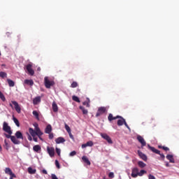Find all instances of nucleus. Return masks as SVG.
I'll list each match as a JSON object with an SVG mask.
<instances>
[{"label":"nucleus","instance_id":"f257e3e1","mask_svg":"<svg viewBox=\"0 0 179 179\" xmlns=\"http://www.w3.org/2000/svg\"><path fill=\"white\" fill-rule=\"evenodd\" d=\"M34 127H35L34 129L33 128L29 129V132L31 136H38L41 141H43V138H41V136L43 135V131L40 129V127H38V124H34Z\"/></svg>","mask_w":179,"mask_h":179},{"label":"nucleus","instance_id":"f03ea898","mask_svg":"<svg viewBox=\"0 0 179 179\" xmlns=\"http://www.w3.org/2000/svg\"><path fill=\"white\" fill-rule=\"evenodd\" d=\"M148 148L151 152L153 153H155L156 155H159L160 157L164 160V159L166 158V156L164 155V154L160 153V150L155 149V147L150 146V145H148Z\"/></svg>","mask_w":179,"mask_h":179},{"label":"nucleus","instance_id":"7ed1b4c3","mask_svg":"<svg viewBox=\"0 0 179 179\" xmlns=\"http://www.w3.org/2000/svg\"><path fill=\"white\" fill-rule=\"evenodd\" d=\"M44 82L46 89H51V86H54V85L55 84L54 81H50L48 77H45Z\"/></svg>","mask_w":179,"mask_h":179},{"label":"nucleus","instance_id":"20e7f679","mask_svg":"<svg viewBox=\"0 0 179 179\" xmlns=\"http://www.w3.org/2000/svg\"><path fill=\"white\" fill-rule=\"evenodd\" d=\"M101 138H103V139H105V141H106L108 143H109L110 145H113V140L111 139V137H110V136H108L107 134L101 133Z\"/></svg>","mask_w":179,"mask_h":179},{"label":"nucleus","instance_id":"39448f33","mask_svg":"<svg viewBox=\"0 0 179 179\" xmlns=\"http://www.w3.org/2000/svg\"><path fill=\"white\" fill-rule=\"evenodd\" d=\"M11 103L13 104L15 111H17L18 114H20V113H22V108H20L19 103L16 101H12Z\"/></svg>","mask_w":179,"mask_h":179},{"label":"nucleus","instance_id":"423d86ee","mask_svg":"<svg viewBox=\"0 0 179 179\" xmlns=\"http://www.w3.org/2000/svg\"><path fill=\"white\" fill-rule=\"evenodd\" d=\"M3 130L5 132H7V134H8L9 135H12V130H10V127H9V125H8V123H6V122L3 123Z\"/></svg>","mask_w":179,"mask_h":179},{"label":"nucleus","instance_id":"0eeeda50","mask_svg":"<svg viewBox=\"0 0 179 179\" xmlns=\"http://www.w3.org/2000/svg\"><path fill=\"white\" fill-rule=\"evenodd\" d=\"M32 67L33 65H31V64H29L26 66V69L29 75H30L31 76H33L34 75V70H33Z\"/></svg>","mask_w":179,"mask_h":179},{"label":"nucleus","instance_id":"6e6552de","mask_svg":"<svg viewBox=\"0 0 179 179\" xmlns=\"http://www.w3.org/2000/svg\"><path fill=\"white\" fill-rule=\"evenodd\" d=\"M47 152L50 157H54L55 155V150L52 147H47Z\"/></svg>","mask_w":179,"mask_h":179},{"label":"nucleus","instance_id":"1a4fd4ad","mask_svg":"<svg viewBox=\"0 0 179 179\" xmlns=\"http://www.w3.org/2000/svg\"><path fill=\"white\" fill-rule=\"evenodd\" d=\"M137 141L141 144V148H143L146 145V141L142 136H137Z\"/></svg>","mask_w":179,"mask_h":179},{"label":"nucleus","instance_id":"9d476101","mask_svg":"<svg viewBox=\"0 0 179 179\" xmlns=\"http://www.w3.org/2000/svg\"><path fill=\"white\" fill-rule=\"evenodd\" d=\"M106 113V107H100L99 108L96 117H100V115H102V114H104Z\"/></svg>","mask_w":179,"mask_h":179},{"label":"nucleus","instance_id":"9b49d317","mask_svg":"<svg viewBox=\"0 0 179 179\" xmlns=\"http://www.w3.org/2000/svg\"><path fill=\"white\" fill-rule=\"evenodd\" d=\"M139 173V169L138 168H134L131 171V177L133 178H136L138 177Z\"/></svg>","mask_w":179,"mask_h":179},{"label":"nucleus","instance_id":"f8f14e48","mask_svg":"<svg viewBox=\"0 0 179 179\" xmlns=\"http://www.w3.org/2000/svg\"><path fill=\"white\" fill-rule=\"evenodd\" d=\"M5 173H6V174H8V176H10V177H16V175L15 173H13V172L12 171V169H10V168H6Z\"/></svg>","mask_w":179,"mask_h":179},{"label":"nucleus","instance_id":"ddd939ff","mask_svg":"<svg viewBox=\"0 0 179 179\" xmlns=\"http://www.w3.org/2000/svg\"><path fill=\"white\" fill-rule=\"evenodd\" d=\"M138 155L139 157L142 159V160H143L144 162H147L148 157L146 156V155L143 154V152H142L141 150H138Z\"/></svg>","mask_w":179,"mask_h":179},{"label":"nucleus","instance_id":"4468645a","mask_svg":"<svg viewBox=\"0 0 179 179\" xmlns=\"http://www.w3.org/2000/svg\"><path fill=\"white\" fill-rule=\"evenodd\" d=\"M117 118H121V116L117 115V116L114 117V116H113V114L110 113L108 117V121H113L114 120H117Z\"/></svg>","mask_w":179,"mask_h":179},{"label":"nucleus","instance_id":"2eb2a0df","mask_svg":"<svg viewBox=\"0 0 179 179\" xmlns=\"http://www.w3.org/2000/svg\"><path fill=\"white\" fill-rule=\"evenodd\" d=\"M120 120H117V125L118 127H122L124 122H125V119L121 116V117H118Z\"/></svg>","mask_w":179,"mask_h":179},{"label":"nucleus","instance_id":"dca6fc26","mask_svg":"<svg viewBox=\"0 0 179 179\" xmlns=\"http://www.w3.org/2000/svg\"><path fill=\"white\" fill-rule=\"evenodd\" d=\"M52 108L54 113H58V105L55 101H53L52 103Z\"/></svg>","mask_w":179,"mask_h":179},{"label":"nucleus","instance_id":"f3484780","mask_svg":"<svg viewBox=\"0 0 179 179\" xmlns=\"http://www.w3.org/2000/svg\"><path fill=\"white\" fill-rule=\"evenodd\" d=\"M52 131V127H51V124H48L46 128L45 129V134H51Z\"/></svg>","mask_w":179,"mask_h":179},{"label":"nucleus","instance_id":"a211bd4d","mask_svg":"<svg viewBox=\"0 0 179 179\" xmlns=\"http://www.w3.org/2000/svg\"><path fill=\"white\" fill-rule=\"evenodd\" d=\"M10 140L13 142V143H14V145H19L20 143V141L17 140V138H16L15 136H11Z\"/></svg>","mask_w":179,"mask_h":179},{"label":"nucleus","instance_id":"6ab92c4d","mask_svg":"<svg viewBox=\"0 0 179 179\" xmlns=\"http://www.w3.org/2000/svg\"><path fill=\"white\" fill-rule=\"evenodd\" d=\"M82 160H83V162H84V163H86V164H87V166H90V164H92L90 163V161L89 160V158H87V157H86V156H83Z\"/></svg>","mask_w":179,"mask_h":179},{"label":"nucleus","instance_id":"aec40b11","mask_svg":"<svg viewBox=\"0 0 179 179\" xmlns=\"http://www.w3.org/2000/svg\"><path fill=\"white\" fill-rule=\"evenodd\" d=\"M41 101V97L40 96H36L35 99H34L33 100V104H34V106L38 104V103H40Z\"/></svg>","mask_w":179,"mask_h":179},{"label":"nucleus","instance_id":"412c9836","mask_svg":"<svg viewBox=\"0 0 179 179\" xmlns=\"http://www.w3.org/2000/svg\"><path fill=\"white\" fill-rule=\"evenodd\" d=\"M15 136H16L17 139H23V134H22V132H20V131H16Z\"/></svg>","mask_w":179,"mask_h":179},{"label":"nucleus","instance_id":"4be33fe9","mask_svg":"<svg viewBox=\"0 0 179 179\" xmlns=\"http://www.w3.org/2000/svg\"><path fill=\"white\" fill-rule=\"evenodd\" d=\"M34 152H36V153H38L40 150H41V146L40 145H36L33 147Z\"/></svg>","mask_w":179,"mask_h":179},{"label":"nucleus","instance_id":"5701e85b","mask_svg":"<svg viewBox=\"0 0 179 179\" xmlns=\"http://www.w3.org/2000/svg\"><path fill=\"white\" fill-rule=\"evenodd\" d=\"M55 142L57 144L64 143V142H65V138H64V137H59L55 140Z\"/></svg>","mask_w":179,"mask_h":179},{"label":"nucleus","instance_id":"b1692460","mask_svg":"<svg viewBox=\"0 0 179 179\" xmlns=\"http://www.w3.org/2000/svg\"><path fill=\"white\" fill-rule=\"evenodd\" d=\"M24 83H25V85H29V86H33L34 85L33 80H24Z\"/></svg>","mask_w":179,"mask_h":179},{"label":"nucleus","instance_id":"393cba45","mask_svg":"<svg viewBox=\"0 0 179 179\" xmlns=\"http://www.w3.org/2000/svg\"><path fill=\"white\" fill-rule=\"evenodd\" d=\"M167 160H169L170 163H175L174 157L171 155H166Z\"/></svg>","mask_w":179,"mask_h":179},{"label":"nucleus","instance_id":"a878e982","mask_svg":"<svg viewBox=\"0 0 179 179\" xmlns=\"http://www.w3.org/2000/svg\"><path fill=\"white\" fill-rule=\"evenodd\" d=\"M83 104L89 108V107H90V99L87 98V101H85Z\"/></svg>","mask_w":179,"mask_h":179},{"label":"nucleus","instance_id":"bb28decb","mask_svg":"<svg viewBox=\"0 0 179 179\" xmlns=\"http://www.w3.org/2000/svg\"><path fill=\"white\" fill-rule=\"evenodd\" d=\"M80 110H82L83 114H84L85 115H87V113H89V111L85 108V107L80 106H79Z\"/></svg>","mask_w":179,"mask_h":179},{"label":"nucleus","instance_id":"cd10ccee","mask_svg":"<svg viewBox=\"0 0 179 179\" xmlns=\"http://www.w3.org/2000/svg\"><path fill=\"white\" fill-rule=\"evenodd\" d=\"M7 82H8V85L10 86V87H13V86H15V82H13V80L8 78Z\"/></svg>","mask_w":179,"mask_h":179},{"label":"nucleus","instance_id":"c85d7f7f","mask_svg":"<svg viewBox=\"0 0 179 179\" xmlns=\"http://www.w3.org/2000/svg\"><path fill=\"white\" fill-rule=\"evenodd\" d=\"M32 114L33 115H34V117L36 118V120H40V117H39V115H38V112H37L36 110H34L32 112Z\"/></svg>","mask_w":179,"mask_h":179},{"label":"nucleus","instance_id":"c756f323","mask_svg":"<svg viewBox=\"0 0 179 179\" xmlns=\"http://www.w3.org/2000/svg\"><path fill=\"white\" fill-rule=\"evenodd\" d=\"M138 166H140L141 169H143L144 167H146V164L142 161H140L138 162Z\"/></svg>","mask_w":179,"mask_h":179},{"label":"nucleus","instance_id":"7c9ffc66","mask_svg":"<svg viewBox=\"0 0 179 179\" xmlns=\"http://www.w3.org/2000/svg\"><path fill=\"white\" fill-rule=\"evenodd\" d=\"M36 169H33V168H31V167H29L28 168V173L29 174H36Z\"/></svg>","mask_w":179,"mask_h":179},{"label":"nucleus","instance_id":"2f4dec72","mask_svg":"<svg viewBox=\"0 0 179 179\" xmlns=\"http://www.w3.org/2000/svg\"><path fill=\"white\" fill-rule=\"evenodd\" d=\"M8 74L3 71L0 72V78H2V79H5V78H7Z\"/></svg>","mask_w":179,"mask_h":179},{"label":"nucleus","instance_id":"473e14b6","mask_svg":"<svg viewBox=\"0 0 179 179\" xmlns=\"http://www.w3.org/2000/svg\"><path fill=\"white\" fill-rule=\"evenodd\" d=\"M72 100H73V101H76V103H80V99H79V97L75 95L72 96Z\"/></svg>","mask_w":179,"mask_h":179},{"label":"nucleus","instance_id":"72a5a7b5","mask_svg":"<svg viewBox=\"0 0 179 179\" xmlns=\"http://www.w3.org/2000/svg\"><path fill=\"white\" fill-rule=\"evenodd\" d=\"M13 120L15 125H17V127H20V123L19 122V120H17V118L13 117Z\"/></svg>","mask_w":179,"mask_h":179},{"label":"nucleus","instance_id":"f704fd0d","mask_svg":"<svg viewBox=\"0 0 179 179\" xmlns=\"http://www.w3.org/2000/svg\"><path fill=\"white\" fill-rule=\"evenodd\" d=\"M0 99L2 100V101H6V98H5V95H3V94L1 91H0Z\"/></svg>","mask_w":179,"mask_h":179},{"label":"nucleus","instance_id":"c9c22d12","mask_svg":"<svg viewBox=\"0 0 179 179\" xmlns=\"http://www.w3.org/2000/svg\"><path fill=\"white\" fill-rule=\"evenodd\" d=\"M71 87H73V88L78 87V83L76 81H73L71 83Z\"/></svg>","mask_w":179,"mask_h":179},{"label":"nucleus","instance_id":"e433bc0d","mask_svg":"<svg viewBox=\"0 0 179 179\" xmlns=\"http://www.w3.org/2000/svg\"><path fill=\"white\" fill-rule=\"evenodd\" d=\"M143 174H146V171L141 170L140 172H138L139 177H142V176H143Z\"/></svg>","mask_w":179,"mask_h":179},{"label":"nucleus","instance_id":"4c0bfd02","mask_svg":"<svg viewBox=\"0 0 179 179\" xmlns=\"http://www.w3.org/2000/svg\"><path fill=\"white\" fill-rule=\"evenodd\" d=\"M65 129L66 130V131L69 133V132H71V127H69V126L66 124H65Z\"/></svg>","mask_w":179,"mask_h":179},{"label":"nucleus","instance_id":"58836bf2","mask_svg":"<svg viewBox=\"0 0 179 179\" xmlns=\"http://www.w3.org/2000/svg\"><path fill=\"white\" fill-rule=\"evenodd\" d=\"M86 145H87V146L92 147V146H93V141H87L86 143Z\"/></svg>","mask_w":179,"mask_h":179},{"label":"nucleus","instance_id":"ea45409f","mask_svg":"<svg viewBox=\"0 0 179 179\" xmlns=\"http://www.w3.org/2000/svg\"><path fill=\"white\" fill-rule=\"evenodd\" d=\"M55 166H56L57 169H61V166L59 165V162L57 159L55 160Z\"/></svg>","mask_w":179,"mask_h":179},{"label":"nucleus","instance_id":"a19ab883","mask_svg":"<svg viewBox=\"0 0 179 179\" xmlns=\"http://www.w3.org/2000/svg\"><path fill=\"white\" fill-rule=\"evenodd\" d=\"M56 153L58 155V156H61V149L56 148Z\"/></svg>","mask_w":179,"mask_h":179},{"label":"nucleus","instance_id":"79ce46f5","mask_svg":"<svg viewBox=\"0 0 179 179\" xmlns=\"http://www.w3.org/2000/svg\"><path fill=\"white\" fill-rule=\"evenodd\" d=\"M124 125H125V127L127 128V129H131V128H129V126L128 125V124L127 123V121L124 120V122H123Z\"/></svg>","mask_w":179,"mask_h":179},{"label":"nucleus","instance_id":"37998d69","mask_svg":"<svg viewBox=\"0 0 179 179\" xmlns=\"http://www.w3.org/2000/svg\"><path fill=\"white\" fill-rule=\"evenodd\" d=\"M4 135H5V136H6V138H7L8 139H9V138H12V136H10L11 134H4Z\"/></svg>","mask_w":179,"mask_h":179},{"label":"nucleus","instance_id":"c03bdc74","mask_svg":"<svg viewBox=\"0 0 179 179\" xmlns=\"http://www.w3.org/2000/svg\"><path fill=\"white\" fill-rule=\"evenodd\" d=\"M108 177L110 178H114V173H113V172L109 173Z\"/></svg>","mask_w":179,"mask_h":179},{"label":"nucleus","instance_id":"a18cd8bd","mask_svg":"<svg viewBox=\"0 0 179 179\" xmlns=\"http://www.w3.org/2000/svg\"><path fill=\"white\" fill-rule=\"evenodd\" d=\"M76 155V151H72L71 152H70L69 156L72 157V156H75Z\"/></svg>","mask_w":179,"mask_h":179},{"label":"nucleus","instance_id":"49530a36","mask_svg":"<svg viewBox=\"0 0 179 179\" xmlns=\"http://www.w3.org/2000/svg\"><path fill=\"white\" fill-rule=\"evenodd\" d=\"M49 139H54V134L52 133L49 134Z\"/></svg>","mask_w":179,"mask_h":179},{"label":"nucleus","instance_id":"de8ad7c7","mask_svg":"<svg viewBox=\"0 0 179 179\" xmlns=\"http://www.w3.org/2000/svg\"><path fill=\"white\" fill-rule=\"evenodd\" d=\"M51 177H52V179H58V178L57 177V176H56L55 174H54V173H52V174L51 175Z\"/></svg>","mask_w":179,"mask_h":179},{"label":"nucleus","instance_id":"09e8293b","mask_svg":"<svg viewBox=\"0 0 179 179\" xmlns=\"http://www.w3.org/2000/svg\"><path fill=\"white\" fill-rule=\"evenodd\" d=\"M148 179H156V178L155 176H153V175L150 174L148 176Z\"/></svg>","mask_w":179,"mask_h":179},{"label":"nucleus","instance_id":"8fccbe9b","mask_svg":"<svg viewBox=\"0 0 179 179\" xmlns=\"http://www.w3.org/2000/svg\"><path fill=\"white\" fill-rule=\"evenodd\" d=\"M68 134H69V135L71 139H74V138H73V135H72L71 131L69 132Z\"/></svg>","mask_w":179,"mask_h":179},{"label":"nucleus","instance_id":"3c124183","mask_svg":"<svg viewBox=\"0 0 179 179\" xmlns=\"http://www.w3.org/2000/svg\"><path fill=\"white\" fill-rule=\"evenodd\" d=\"M163 150H165V152H167V151L170 150V148L165 146L164 148H163Z\"/></svg>","mask_w":179,"mask_h":179},{"label":"nucleus","instance_id":"603ef678","mask_svg":"<svg viewBox=\"0 0 179 179\" xmlns=\"http://www.w3.org/2000/svg\"><path fill=\"white\" fill-rule=\"evenodd\" d=\"M32 137H33V139H34V142L38 141V138H37V137H36V136H32Z\"/></svg>","mask_w":179,"mask_h":179},{"label":"nucleus","instance_id":"864d4df0","mask_svg":"<svg viewBox=\"0 0 179 179\" xmlns=\"http://www.w3.org/2000/svg\"><path fill=\"white\" fill-rule=\"evenodd\" d=\"M28 141H33V138H31V136H30V134H28Z\"/></svg>","mask_w":179,"mask_h":179},{"label":"nucleus","instance_id":"5fc2aeb1","mask_svg":"<svg viewBox=\"0 0 179 179\" xmlns=\"http://www.w3.org/2000/svg\"><path fill=\"white\" fill-rule=\"evenodd\" d=\"M42 173H43V174H48V173L47 172V170H45V169H43V170H42Z\"/></svg>","mask_w":179,"mask_h":179},{"label":"nucleus","instance_id":"6e6d98bb","mask_svg":"<svg viewBox=\"0 0 179 179\" xmlns=\"http://www.w3.org/2000/svg\"><path fill=\"white\" fill-rule=\"evenodd\" d=\"M85 148H87V145L86 143L82 145V148L85 149Z\"/></svg>","mask_w":179,"mask_h":179},{"label":"nucleus","instance_id":"4d7b16f0","mask_svg":"<svg viewBox=\"0 0 179 179\" xmlns=\"http://www.w3.org/2000/svg\"><path fill=\"white\" fill-rule=\"evenodd\" d=\"M165 146L163 145H158V149H163Z\"/></svg>","mask_w":179,"mask_h":179},{"label":"nucleus","instance_id":"13d9d810","mask_svg":"<svg viewBox=\"0 0 179 179\" xmlns=\"http://www.w3.org/2000/svg\"><path fill=\"white\" fill-rule=\"evenodd\" d=\"M4 143H5V145H6V146H8V141H6V140H4Z\"/></svg>","mask_w":179,"mask_h":179},{"label":"nucleus","instance_id":"bf43d9fd","mask_svg":"<svg viewBox=\"0 0 179 179\" xmlns=\"http://www.w3.org/2000/svg\"><path fill=\"white\" fill-rule=\"evenodd\" d=\"M166 167H170V164H169V162H166Z\"/></svg>","mask_w":179,"mask_h":179},{"label":"nucleus","instance_id":"052dcab7","mask_svg":"<svg viewBox=\"0 0 179 179\" xmlns=\"http://www.w3.org/2000/svg\"><path fill=\"white\" fill-rule=\"evenodd\" d=\"M0 152H2V146L0 145Z\"/></svg>","mask_w":179,"mask_h":179},{"label":"nucleus","instance_id":"680f3d73","mask_svg":"<svg viewBox=\"0 0 179 179\" xmlns=\"http://www.w3.org/2000/svg\"><path fill=\"white\" fill-rule=\"evenodd\" d=\"M10 107H13V106L12 105V103H10Z\"/></svg>","mask_w":179,"mask_h":179},{"label":"nucleus","instance_id":"e2e57ef3","mask_svg":"<svg viewBox=\"0 0 179 179\" xmlns=\"http://www.w3.org/2000/svg\"><path fill=\"white\" fill-rule=\"evenodd\" d=\"M0 55H1V52H0Z\"/></svg>","mask_w":179,"mask_h":179}]
</instances>
